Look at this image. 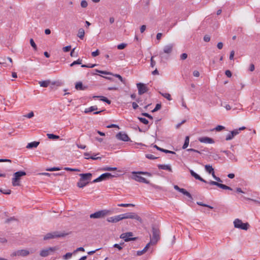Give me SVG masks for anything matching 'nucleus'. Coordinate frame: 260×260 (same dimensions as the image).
I'll return each mask as SVG.
<instances>
[{"instance_id":"obj_1","label":"nucleus","mask_w":260,"mask_h":260,"mask_svg":"<svg viewBox=\"0 0 260 260\" xmlns=\"http://www.w3.org/2000/svg\"><path fill=\"white\" fill-rule=\"evenodd\" d=\"M175 44L170 43L164 46L162 51L159 53V56L161 61L168 60L172 54Z\"/></svg>"},{"instance_id":"obj_2","label":"nucleus","mask_w":260,"mask_h":260,"mask_svg":"<svg viewBox=\"0 0 260 260\" xmlns=\"http://www.w3.org/2000/svg\"><path fill=\"white\" fill-rule=\"evenodd\" d=\"M80 178L77 183V186L79 188H83L87 185L90 182L92 174L90 173L85 174H80Z\"/></svg>"},{"instance_id":"obj_3","label":"nucleus","mask_w":260,"mask_h":260,"mask_svg":"<svg viewBox=\"0 0 260 260\" xmlns=\"http://www.w3.org/2000/svg\"><path fill=\"white\" fill-rule=\"evenodd\" d=\"M160 239V231L155 227L152 228V235L150 236V241L148 243L149 246L155 245Z\"/></svg>"},{"instance_id":"obj_4","label":"nucleus","mask_w":260,"mask_h":260,"mask_svg":"<svg viewBox=\"0 0 260 260\" xmlns=\"http://www.w3.org/2000/svg\"><path fill=\"white\" fill-rule=\"evenodd\" d=\"M26 172L24 171H18L15 172L13 175V177L12 179V185L14 186L20 185L21 177L26 175Z\"/></svg>"},{"instance_id":"obj_5","label":"nucleus","mask_w":260,"mask_h":260,"mask_svg":"<svg viewBox=\"0 0 260 260\" xmlns=\"http://www.w3.org/2000/svg\"><path fill=\"white\" fill-rule=\"evenodd\" d=\"M214 179L215 180H216L217 182L214 181H210L209 182H207V183H208L211 185H216V186H218V187L222 188L223 189H228V190H232V188L231 187H230L228 186H226L224 184L219 183V182H222V180L220 178L216 177Z\"/></svg>"},{"instance_id":"obj_6","label":"nucleus","mask_w":260,"mask_h":260,"mask_svg":"<svg viewBox=\"0 0 260 260\" xmlns=\"http://www.w3.org/2000/svg\"><path fill=\"white\" fill-rule=\"evenodd\" d=\"M234 226L236 228L240 229L241 230H247L249 226V224L247 223L242 222V220L237 218L234 221Z\"/></svg>"},{"instance_id":"obj_7","label":"nucleus","mask_w":260,"mask_h":260,"mask_svg":"<svg viewBox=\"0 0 260 260\" xmlns=\"http://www.w3.org/2000/svg\"><path fill=\"white\" fill-rule=\"evenodd\" d=\"M122 219H135L140 222H142V218L135 213L130 212L122 214Z\"/></svg>"},{"instance_id":"obj_8","label":"nucleus","mask_w":260,"mask_h":260,"mask_svg":"<svg viewBox=\"0 0 260 260\" xmlns=\"http://www.w3.org/2000/svg\"><path fill=\"white\" fill-rule=\"evenodd\" d=\"M109 213V211L106 210H100L90 215V218H101L104 217Z\"/></svg>"},{"instance_id":"obj_9","label":"nucleus","mask_w":260,"mask_h":260,"mask_svg":"<svg viewBox=\"0 0 260 260\" xmlns=\"http://www.w3.org/2000/svg\"><path fill=\"white\" fill-rule=\"evenodd\" d=\"M57 248L56 247H52L47 248L44 249H42L40 253V255L42 257H46L48 255L51 254L53 252H54Z\"/></svg>"},{"instance_id":"obj_10","label":"nucleus","mask_w":260,"mask_h":260,"mask_svg":"<svg viewBox=\"0 0 260 260\" xmlns=\"http://www.w3.org/2000/svg\"><path fill=\"white\" fill-rule=\"evenodd\" d=\"M64 233H59L57 232H54L53 233H49L47 234L44 237V240H48L50 239H53L57 237H64L66 235Z\"/></svg>"},{"instance_id":"obj_11","label":"nucleus","mask_w":260,"mask_h":260,"mask_svg":"<svg viewBox=\"0 0 260 260\" xmlns=\"http://www.w3.org/2000/svg\"><path fill=\"white\" fill-rule=\"evenodd\" d=\"M29 254L28 250L26 249L17 250L12 252L11 256H26Z\"/></svg>"},{"instance_id":"obj_12","label":"nucleus","mask_w":260,"mask_h":260,"mask_svg":"<svg viewBox=\"0 0 260 260\" xmlns=\"http://www.w3.org/2000/svg\"><path fill=\"white\" fill-rule=\"evenodd\" d=\"M133 236L132 232H127L122 234L120 236L121 239H123L125 242H128L132 240H135L137 238H132Z\"/></svg>"},{"instance_id":"obj_13","label":"nucleus","mask_w":260,"mask_h":260,"mask_svg":"<svg viewBox=\"0 0 260 260\" xmlns=\"http://www.w3.org/2000/svg\"><path fill=\"white\" fill-rule=\"evenodd\" d=\"M134 175L133 177V179L135 181H138L139 182H142L146 184H149V181L143 177L139 175V174H133Z\"/></svg>"},{"instance_id":"obj_14","label":"nucleus","mask_w":260,"mask_h":260,"mask_svg":"<svg viewBox=\"0 0 260 260\" xmlns=\"http://www.w3.org/2000/svg\"><path fill=\"white\" fill-rule=\"evenodd\" d=\"M116 137L117 139L126 142V141H130V139L129 138L127 135L124 133H122V132L118 133L116 135Z\"/></svg>"},{"instance_id":"obj_15","label":"nucleus","mask_w":260,"mask_h":260,"mask_svg":"<svg viewBox=\"0 0 260 260\" xmlns=\"http://www.w3.org/2000/svg\"><path fill=\"white\" fill-rule=\"evenodd\" d=\"M137 86L138 89V93L140 95H141L147 91V87L145 86V85H144L143 83H137Z\"/></svg>"},{"instance_id":"obj_16","label":"nucleus","mask_w":260,"mask_h":260,"mask_svg":"<svg viewBox=\"0 0 260 260\" xmlns=\"http://www.w3.org/2000/svg\"><path fill=\"white\" fill-rule=\"evenodd\" d=\"M221 151L224 153L227 156V157L232 161L236 162L237 161V158L236 156L233 152L229 150H223Z\"/></svg>"},{"instance_id":"obj_17","label":"nucleus","mask_w":260,"mask_h":260,"mask_svg":"<svg viewBox=\"0 0 260 260\" xmlns=\"http://www.w3.org/2000/svg\"><path fill=\"white\" fill-rule=\"evenodd\" d=\"M180 192L182 193L183 195H184L186 197V200L190 202H191L192 201V197L190 193L186 191L184 188H180Z\"/></svg>"},{"instance_id":"obj_18","label":"nucleus","mask_w":260,"mask_h":260,"mask_svg":"<svg viewBox=\"0 0 260 260\" xmlns=\"http://www.w3.org/2000/svg\"><path fill=\"white\" fill-rule=\"evenodd\" d=\"M122 220V214L110 217L107 218V220L109 222H117Z\"/></svg>"},{"instance_id":"obj_19","label":"nucleus","mask_w":260,"mask_h":260,"mask_svg":"<svg viewBox=\"0 0 260 260\" xmlns=\"http://www.w3.org/2000/svg\"><path fill=\"white\" fill-rule=\"evenodd\" d=\"M199 141L201 143L206 144H212L214 143V140L210 138L207 137H204L199 138Z\"/></svg>"},{"instance_id":"obj_20","label":"nucleus","mask_w":260,"mask_h":260,"mask_svg":"<svg viewBox=\"0 0 260 260\" xmlns=\"http://www.w3.org/2000/svg\"><path fill=\"white\" fill-rule=\"evenodd\" d=\"M189 172L191 174V175L193 177L196 179L199 180L204 183H207V181L204 180L203 178H202L199 175H198L197 173L194 172L192 170H189Z\"/></svg>"},{"instance_id":"obj_21","label":"nucleus","mask_w":260,"mask_h":260,"mask_svg":"<svg viewBox=\"0 0 260 260\" xmlns=\"http://www.w3.org/2000/svg\"><path fill=\"white\" fill-rule=\"evenodd\" d=\"M115 176V175H113L109 173H105L101 175V178H102L103 180H108Z\"/></svg>"},{"instance_id":"obj_22","label":"nucleus","mask_w":260,"mask_h":260,"mask_svg":"<svg viewBox=\"0 0 260 260\" xmlns=\"http://www.w3.org/2000/svg\"><path fill=\"white\" fill-rule=\"evenodd\" d=\"M39 142L34 141L30 143H29L26 146V148L28 149H31L32 148H36L39 144Z\"/></svg>"},{"instance_id":"obj_23","label":"nucleus","mask_w":260,"mask_h":260,"mask_svg":"<svg viewBox=\"0 0 260 260\" xmlns=\"http://www.w3.org/2000/svg\"><path fill=\"white\" fill-rule=\"evenodd\" d=\"M75 88L78 90H84L86 87L83 86L81 82H78L76 83Z\"/></svg>"},{"instance_id":"obj_24","label":"nucleus","mask_w":260,"mask_h":260,"mask_svg":"<svg viewBox=\"0 0 260 260\" xmlns=\"http://www.w3.org/2000/svg\"><path fill=\"white\" fill-rule=\"evenodd\" d=\"M158 169L165 170H168L169 171H172V169L171 168L170 166L168 165H158L157 166Z\"/></svg>"},{"instance_id":"obj_25","label":"nucleus","mask_w":260,"mask_h":260,"mask_svg":"<svg viewBox=\"0 0 260 260\" xmlns=\"http://www.w3.org/2000/svg\"><path fill=\"white\" fill-rule=\"evenodd\" d=\"M50 83V80H45V81H41L39 82V84H40V86L43 87H48Z\"/></svg>"},{"instance_id":"obj_26","label":"nucleus","mask_w":260,"mask_h":260,"mask_svg":"<svg viewBox=\"0 0 260 260\" xmlns=\"http://www.w3.org/2000/svg\"><path fill=\"white\" fill-rule=\"evenodd\" d=\"M150 246H149V244H147L143 250L138 251L137 252V255L140 256L143 254L145 252L147 251V250H148Z\"/></svg>"},{"instance_id":"obj_27","label":"nucleus","mask_w":260,"mask_h":260,"mask_svg":"<svg viewBox=\"0 0 260 260\" xmlns=\"http://www.w3.org/2000/svg\"><path fill=\"white\" fill-rule=\"evenodd\" d=\"M93 98H99L101 101L105 102L108 104H111V101L109 100H108L107 98L104 96H94Z\"/></svg>"},{"instance_id":"obj_28","label":"nucleus","mask_w":260,"mask_h":260,"mask_svg":"<svg viewBox=\"0 0 260 260\" xmlns=\"http://www.w3.org/2000/svg\"><path fill=\"white\" fill-rule=\"evenodd\" d=\"M98 109L96 106H91L89 108H86L84 110V113H88L89 112H91Z\"/></svg>"},{"instance_id":"obj_29","label":"nucleus","mask_w":260,"mask_h":260,"mask_svg":"<svg viewBox=\"0 0 260 260\" xmlns=\"http://www.w3.org/2000/svg\"><path fill=\"white\" fill-rule=\"evenodd\" d=\"M84 35H85V31H84V30L83 29V28H81L79 29L78 30V37L81 39H83L84 37Z\"/></svg>"},{"instance_id":"obj_30","label":"nucleus","mask_w":260,"mask_h":260,"mask_svg":"<svg viewBox=\"0 0 260 260\" xmlns=\"http://www.w3.org/2000/svg\"><path fill=\"white\" fill-rule=\"evenodd\" d=\"M205 171L209 174H210L214 171L213 168L210 165H206L205 166Z\"/></svg>"},{"instance_id":"obj_31","label":"nucleus","mask_w":260,"mask_h":260,"mask_svg":"<svg viewBox=\"0 0 260 260\" xmlns=\"http://www.w3.org/2000/svg\"><path fill=\"white\" fill-rule=\"evenodd\" d=\"M189 137L186 136L185 139L184 143L182 146V149H186L189 145Z\"/></svg>"},{"instance_id":"obj_32","label":"nucleus","mask_w":260,"mask_h":260,"mask_svg":"<svg viewBox=\"0 0 260 260\" xmlns=\"http://www.w3.org/2000/svg\"><path fill=\"white\" fill-rule=\"evenodd\" d=\"M159 93L165 98L167 99L169 101H171L172 100L171 96L169 93L166 92H162L161 91H159Z\"/></svg>"},{"instance_id":"obj_33","label":"nucleus","mask_w":260,"mask_h":260,"mask_svg":"<svg viewBox=\"0 0 260 260\" xmlns=\"http://www.w3.org/2000/svg\"><path fill=\"white\" fill-rule=\"evenodd\" d=\"M154 147L156 148L157 150H159V151H161L162 152H164L165 153H175L173 151H170V150H166V149H164L163 148H161L159 147H158L157 145H154L153 146Z\"/></svg>"},{"instance_id":"obj_34","label":"nucleus","mask_w":260,"mask_h":260,"mask_svg":"<svg viewBox=\"0 0 260 260\" xmlns=\"http://www.w3.org/2000/svg\"><path fill=\"white\" fill-rule=\"evenodd\" d=\"M117 170V168L116 167H106L102 169V170L103 171H115Z\"/></svg>"},{"instance_id":"obj_35","label":"nucleus","mask_w":260,"mask_h":260,"mask_svg":"<svg viewBox=\"0 0 260 260\" xmlns=\"http://www.w3.org/2000/svg\"><path fill=\"white\" fill-rule=\"evenodd\" d=\"M132 174H143V175H147L149 177H151L152 176V175L150 173L147 172H133Z\"/></svg>"},{"instance_id":"obj_36","label":"nucleus","mask_w":260,"mask_h":260,"mask_svg":"<svg viewBox=\"0 0 260 260\" xmlns=\"http://www.w3.org/2000/svg\"><path fill=\"white\" fill-rule=\"evenodd\" d=\"M47 136L50 139H58L59 138V136L55 135L52 134H47Z\"/></svg>"},{"instance_id":"obj_37","label":"nucleus","mask_w":260,"mask_h":260,"mask_svg":"<svg viewBox=\"0 0 260 260\" xmlns=\"http://www.w3.org/2000/svg\"><path fill=\"white\" fill-rule=\"evenodd\" d=\"M82 63V60L80 59H78V60L73 61L71 64H70L71 67H73L76 64H81Z\"/></svg>"},{"instance_id":"obj_38","label":"nucleus","mask_w":260,"mask_h":260,"mask_svg":"<svg viewBox=\"0 0 260 260\" xmlns=\"http://www.w3.org/2000/svg\"><path fill=\"white\" fill-rule=\"evenodd\" d=\"M134 206L135 205L132 204H118V206L123 207H134Z\"/></svg>"},{"instance_id":"obj_39","label":"nucleus","mask_w":260,"mask_h":260,"mask_svg":"<svg viewBox=\"0 0 260 260\" xmlns=\"http://www.w3.org/2000/svg\"><path fill=\"white\" fill-rule=\"evenodd\" d=\"M30 44L35 50H37V46L32 39H30Z\"/></svg>"},{"instance_id":"obj_40","label":"nucleus","mask_w":260,"mask_h":260,"mask_svg":"<svg viewBox=\"0 0 260 260\" xmlns=\"http://www.w3.org/2000/svg\"><path fill=\"white\" fill-rule=\"evenodd\" d=\"M139 120L143 123L145 124H147L148 123V121L145 118L139 117Z\"/></svg>"},{"instance_id":"obj_41","label":"nucleus","mask_w":260,"mask_h":260,"mask_svg":"<svg viewBox=\"0 0 260 260\" xmlns=\"http://www.w3.org/2000/svg\"><path fill=\"white\" fill-rule=\"evenodd\" d=\"M66 171H73V172H80V170L78 169H73L71 168L66 167L64 168Z\"/></svg>"},{"instance_id":"obj_42","label":"nucleus","mask_w":260,"mask_h":260,"mask_svg":"<svg viewBox=\"0 0 260 260\" xmlns=\"http://www.w3.org/2000/svg\"><path fill=\"white\" fill-rule=\"evenodd\" d=\"M72 256V253L68 252L63 256L64 259L70 258Z\"/></svg>"},{"instance_id":"obj_43","label":"nucleus","mask_w":260,"mask_h":260,"mask_svg":"<svg viewBox=\"0 0 260 260\" xmlns=\"http://www.w3.org/2000/svg\"><path fill=\"white\" fill-rule=\"evenodd\" d=\"M146 157L150 159H155L157 158V157H155L154 155L151 154H146Z\"/></svg>"},{"instance_id":"obj_44","label":"nucleus","mask_w":260,"mask_h":260,"mask_svg":"<svg viewBox=\"0 0 260 260\" xmlns=\"http://www.w3.org/2000/svg\"><path fill=\"white\" fill-rule=\"evenodd\" d=\"M197 204L198 205H200V206H204V207H208L210 209H213V207L211 206H209V205H208L207 204H204L202 202H198L197 203Z\"/></svg>"},{"instance_id":"obj_45","label":"nucleus","mask_w":260,"mask_h":260,"mask_svg":"<svg viewBox=\"0 0 260 260\" xmlns=\"http://www.w3.org/2000/svg\"><path fill=\"white\" fill-rule=\"evenodd\" d=\"M161 106L160 104H157L156 105L155 108L152 110V112H156L157 111H158V110H159L161 108Z\"/></svg>"},{"instance_id":"obj_46","label":"nucleus","mask_w":260,"mask_h":260,"mask_svg":"<svg viewBox=\"0 0 260 260\" xmlns=\"http://www.w3.org/2000/svg\"><path fill=\"white\" fill-rule=\"evenodd\" d=\"M88 6L87 2L85 0H83L81 2V6L82 8H86Z\"/></svg>"},{"instance_id":"obj_47","label":"nucleus","mask_w":260,"mask_h":260,"mask_svg":"<svg viewBox=\"0 0 260 260\" xmlns=\"http://www.w3.org/2000/svg\"><path fill=\"white\" fill-rule=\"evenodd\" d=\"M126 46V44L125 43H121L117 46V48L119 50H122L124 49Z\"/></svg>"},{"instance_id":"obj_48","label":"nucleus","mask_w":260,"mask_h":260,"mask_svg":"<svg viewBox=\"0 0 260 260\" xmlns=\"http://www.w3.org/2000/svg\"><path fill=\"white\" fill-rule=\"evenodd\" d=\"M71 49V46H67L64 47H63L62 50L64 52H67L69 51Z\"/></svg>"},{"instance_id":"obj_49","label":"nucleus","mask_w":260,"mask_h":260,"mask_svg":"<svg viewBox=\"0 0 260 260\" xmlns=\"http://www.w3.org/2000/svg\"><path fill=\"white\" fill-rule=\"evenodd\" d=\"M234 138L233 137V136H232L231 134V132L228 134L226 136V138H225V140L226 141H229V140H231L232 139H233Z\"/></svg>"},{"instance_id":"obj_50","label":"nucleus","mask_w":260,"mask_h":260,"mask_svg":"<svg viewBox=\"0 0 260 260\" xmlns=\"http://www.w3.org/2000/svg\"><path fill=\"white\" fill-rule=\"evenodd\" d=\"M231 134L232 136H233V137H234L235 136L238 135L239 134V130L238 129H234L231 132Z\"/></svg>"},{"instance_id":"obj_51","label":"nucleus","mask_w":260,"mask_h":260,"mask_svg":"<svg viewBox=\"0 0 260 260\" xmlns=\"http://www.w3.org/2000/svg\"><path fill=\"white\" fill-rule=\"evenodd\" d=\"M95 71L96 72L104 74V75H111V74L109 72H106V71H100L99 70H96Z\"/></svg>"},{"instance_id":"obj_52","label":"nucleus","mask_w":260,"mask_h":260,"mask_svg":"<svg viewBox=\"0 0 260 260\" xmlns=\"http://www.w3.org/2000/svg\"><path fill=\"white\" fill-rule=\"evenodd\" d=\"M224 128V127L221 125H217L214 129L216 131H220Z\"/></svg>"},{"instance_id":"obj_53","label":"nucleus","mask_w":260,"mask_h":260,"mask_svg":"<svg viewBox=\"0 0 260 260\" xmlns=\"http://www.w3.org/2000/svg\"><path fill=\"white\" fill-rule=\"evenodd\" d=\"M101 177H101V175L98 178H97L96 179H95L94 180H93L92 183H96V182H100V181H103L102 178H101Z\"/></svg>"},{"instance_id":"obj_54","label":"nucleus","mask_w":260,"mask_h":260,"mask_svg":"<svg viewBox=\"0 0 260 260\" xmlns=\"http://www.w3.org/2000/svg\"><path fill=\"white\" fill-rule=\"evenodd\" d=\"M142 115L150 119H153V117L147 113H142Z\"/></svg>"},{"instance_id":"obj_55","label":"nucleus","mask_w":260,"mask_h":260,"mask_svg":"<svg viewBox=\"0 0 260 260\" xmlns=\"http://www.w3.org/2000/svg\"><path fill=\"white\" fill-rule=\"evenodd\" d=\"M153 56H152L151 58V63H150V66L152 68H153L155 66V64H156V62L155 61L153 60Z\"/></svg>"},{"instance_id":"obj_56","label":"nucleus","mask_w":260,"mask_h":260,"mask_svg":"<svg viewBox=\"0 0 260 260\" xmlns=\"http://www.w3.org/2000/svg\"><path fill=\"white\" fill-rule=\"evenodd\" d=\"M162 36V34L159 32L156 35V39L158 40L157 43H159V40L161 39Z\"/></svg>"},{"instance_id":"obj_57","label":"nucleus","mask_w":260,"mask_h":260,"mask_svg":"<svg viewBox=\"0 0 260 260\" xmlns=\"http://www.w3.org/2000/svg\"><path fill=\"white\" fill-rule=\"evenodd\" d=\"M99 53H100L99 51V50L97 49L96 51L92 52L91 53V55L93 57H95V56L99 55Z\"/></svg>"},{"instance_id":"obj_58","label":"nucleus","mask_w":260,"mask_h":260,"mask_svg":"<svg viewBox=\"0 0 260 260\" xmlns=\"http://www.w3.org/2000/svg\"><path fill=\"white\" fill-rule=\"evenodd\" d=\"M204 40L205 42H208L210 41V37L208 35H205L204 37Z\"/></svg>"},{"instance_id":"obj_59","label":"nucleus","mask_w":260,"mask_h":260,"mask_svg":"<svg viewBox=\"0 0 260 260\" xmlns=\"http://www.w3.org/2000/svg\"><path fill=\"white\" fill-rule=\"evenodd\" d=\"M34 112H30L28 114H27L26 115H25V116L26 117L28 118H31L32 117H34Z\"/></svg>"},{"instance_id":"obj_60","label":"nucleus","mask_w":260,"mask_h":260,"mask_svg":"<svg viewBox=\"0 0 260 260\" xmlns=\"http://www.w3.org/2000/svg\"><path fill=\"white\" fill-rule=\"evenodd\" d=\"M225 75L228 77L230 78L232 76V73L230 70H226L225 72Z\"/></svg>"},{"instance_id":"obj_61","label":"nucleus","mask_w":260,"mask_h":260,"mask_svg":"<svg viewBox=\"0 0 260 260\" xmlns=\"http://www.w3.org/2000/svg\"><path fill=\"white\" fill-rule=\"evenodd\" d=\"M60 170V169L59 168H56V167L51 168L47 169V170L49 171H58V170Z\"/></svg>"},{"instance_id":"obj_62","label":"nucleus","mask_w":260,"mask_h":260,"mask_svg":"<svg viewBox=\"0 0 260 260\" xmlns=\"http://www.w3.org/2000/svg\"><path fill=\"white\" fill-rule=\"evenodd\" d=\"M113 247L115 248H117L119 250H120L122 249V247L121 246V245L118 244H115L113 245Z\"/></svg>"},{"instance_id":"obj_63","label":"nucleus","mask_w":260,"mask_h":260,"mask_svg":"<svg viewBox=\"0 0 260 260\" xmlns=\"http://www.w3.org/2000/svg\"><path fill=\"white\" fill-rule=\"evenodd\" d=\"M234 55H235V52H234V51L233 50L230 53V57H229L230 60H232L234 59Z\"/></svg>"},{"instance_id":"obj_64","label":"nucleus","mask_w":260,"mask_h":260,"mask_svg":"<svg viewBox=\"0 0 260 260\" xmlns=\"http://www.w3.org/2000/svg\"><path fill=\"white\" fill-rule=\"evenodd\" d=\"M146 25H143L140 27V31L141 33H143L146 29Z\"/></svg>"}]
</instances>
